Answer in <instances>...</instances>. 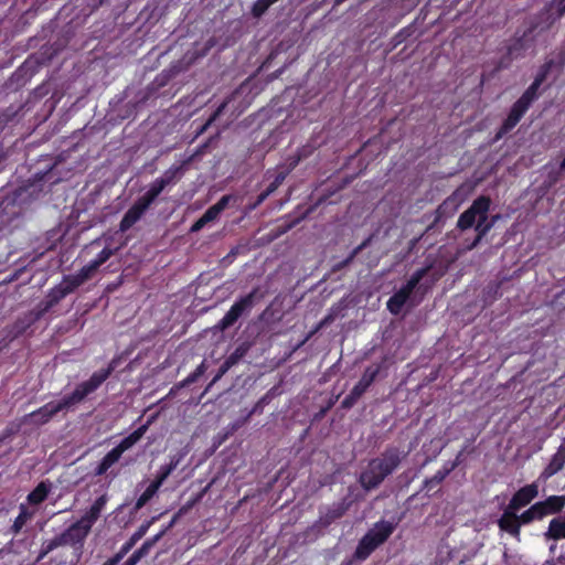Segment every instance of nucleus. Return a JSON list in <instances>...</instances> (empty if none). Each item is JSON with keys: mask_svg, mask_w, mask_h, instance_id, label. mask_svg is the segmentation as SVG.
I'll return each mask as SVG.
<instances>
[{"mask_svg": "<svg viewBox=\"0 0 565 565\" xmlns=\"http://www.w3.org/2000/svg\"><path fill=\"white\" fill-rule=\"evenodd\" d=\"M565 14V0H551L539 13L526 21V29L522 34L515 35L512 44L508 46V54L514 56L525 50V43L533 39L536 31L550 30Z\"/></svg>", "mask_w": 565, "mask_h": 565, "instance_id": "f257e3e1", "label": "nucleus"}, {"mask_svg": "<svg viewBox=\"0 0 565 565\" xmlns=\"http://www.w3.org/2000/svg\"><path fill=\"white\" fill-rule=\"evenodd\" d=\"M407 452L396 446H388L380 457L369 461L365 470L360 475L361 487L366 490L376 489L405 459Z\"/></svg>", "mask_w": 565, "mask_h": 565, "instance_id": "f03ea898", "label": "nucleus"}, {"mask_svg": "<svg viewBox=\"0 0 565 565\" xmlns=\"http://www.w3.org/2000/svg\"><path fill=\"white\" fill-rule=\"evenodd\" d=\"M491 206V199L488 195L478 196L472 204L460 214L457 227L461 231H466L472 227L477 221L475 230L477 232V236L469 248H475L481 239L490 232L492 226L494 225L498 216H493L491 222H488V213Z\"/></svg>", "mask_w": 565, "mask_h": 565, "instance_id": "7ed1b4c3", "label": "nucleus"}, {"mask_svg": "<svg viewBox=\"0 0 565 565\" xmlns=\"http://www.w3.org/2000/svg\"><path fill=\"white\" fill-rule=\"evenodd\" d=\"M114 371L115 364L111 362L106 369L94 372L87 381L77 384L71 394L64 395L58 401H53L58 413L74 411L76 405L81 404L88 395L97 391Z\"/></svg>", "mask_w": 565, "mask_h": 565, "instance_id": "20e7f679", "label": "nucleus"}, {"mask_svg": "<svg viewBox=\"0 0 565 565\" xmlns=\"http://www.w3.org/2000/svg\"><path fill=\"white\" fill-rule=\"evenodd\" d=\"M74 287L63 276L62 281L51 288L45 295L44 299L36 306V308L30 311L24 319L15 322V330L18 334L23 333L31 324L40 320L46 312L55 307L66 296L74 292Z\"/></svg>", "mask_w": 565, "mask_h": 565, "instance_id": "39448f33", "label": "nucleus"}, {"mask_svg": "<svg viewBox=\"0 0 565 565\" xmlns=\"http://www.w3.org/2000/svg\"><path fill=\"white\" fill-rule=\"evenodd\" d=\"M89 533L90 531L77 520L58 535L42 543L38 561L43 559L47 554L61 546H71L76 552L82 553L85 540Z\"/></svg>", "mask_w": 565, "mask_h": 565, "instance_id": "423d86ee", "label": "nucleus"}, {"mask_svg": "<svg viewBox=\"0 0 565 565\" xmlns=\"http://www.w3.org/2000/svg\"><path fill=\"white\" fill-rule=\"evenodd\" d=\"M565 508V495H548L544 500L531 504L522 513H516L518 524L522 526L543 521L550 515L559 514Z\"/></svg>", "mask_w": 565, "mask_h": 565, "instance_id": "0eeeda50", "label": "nucleus"}, {"mask_svg": "<svg viewBox=\"0 0 565 565\" xmlns=\"http://www.w3.org/2000/svg\"><path fill=\"white\" fill-rule=\"evenodd\" d=\"M148 424H143L131 434L122 438L117 446L109 450L99 461L94 469V476L100 477L108 472V470L119 461L122 454L136 445L146 434Z\"/></svg>", "mask_w": 565, "mask_h": 565, "instance_id": "6e6552de", "label": "nucleus"}, {"mask_svg": "<svg viewBox=\"0 0 565 565\" xmlns=\"http://www.w3.org/2000/svg\"><path fill=\"white\" fill-rule=\"evenodd\" d=\"M263 295L259 292V288H254L247 295L241 297L236 300L230 310L225 313V316L215 324V329L217 331H225L244 315H247L253 309L257 299H259Z\"/></svg>", "mask_w": 565, "mask_h": 565, "instance_id": "1a4fd4ad", "label": "nucleus"}, {"mask_svg": "<svg viewBox=\"0 0 565 565\" xmlns=\"http://www.w3.org/2000/svg\"><path fill=\"white\" fill-rule=\"evenodd\" d=\"M431 265L417 269L413 273L407 282L403 285L396 292H394L393 296H391L386 303L387 310L391 313L398 315L402 311L415 288L419 285V282L429 273Z\"/></svg>", "mask_w": 565, "mask_h": 565, "instance_id": "9d476101", "label": "nucleus"}, {"mask_svg": "<svg viewBox=\"0 0 565 565\" xmlns=\"http://www.w3.org/2000/svg\"><path fill=\"white\" fill-rule=\"evenodd\" d=\"M536 99L537 98L535 96L524 90L511 106L508 117L504 119L495 135V140H499L509 134L520 122Z\"/></svg>", "mask_w": 565, "mask_h": 565, "instance_id": "9b49d317", "label": "nucleus"}, {"mask_svg": "<svg viewBox=\"0 0 565 565\" xmlns=\"http://www.w3.org/2000/svg\"><path fill=\"white\" fill-rule=\"evenodd\" d=\"M565 468V438L557 447L556 451L551 456L548 462L537 477V482L545 484L552 477L561 472Z\"/></svg>", "mask_w": 565, "mask_h": 565, "instance_id": "f8f14e48", "label": "nucleus"}, {"mask_svg": "<svg viewBox=\"0 0 565 565\" xmlns=\"http://www.w3.org/2000/svg\"><path fill=\"white\" fill-rule=\"evenodd\" d=\"M537 479L532 483L525 484L516 490L510 499L508 507L510 510L520 511L527 507L534 499L539 497V484Z\"/></svg>", "mask_w": 565, "mask_h": 565, "instance_id": "ddd939ff", "label": "nucleus"}, {"mask_svg": "<svg viewBox=\"0 0 565 565\" xmlns=\"http://www.w3.org/2000/svg\"><path fill=\"white\" fill-rule=\"evenodd\" d=\"M149 207L150 205L139 196L124 214L119 223V231L125 233L130 230L142 217Z\"/></svg>", "mask_w": 565, "mask_h": 565, "instance_id": "4468645a", "label": "nucleus"}, {"mask_svg": "<svg viewBox=\"0 0 565 565\" xmlns=\"http://www.w3.org/2000/svg\"><path fill=\"white\" fill-rule=\"evenodd\" d=\"M516 512V510H510V507L507 505L498 519L497 524L501 532H504L511 537L520 541L521 530L518 524Z\"/></svg>", "mask_w": 565, "mask_h": 565, "instance_id": "2eb2a0df", "label": "nucleus"}, {"mask_svg": "<svg viewBox=\"0 0 565 565\" xmlns=\"http://www.w3.org/2000/svg\"><path fill=\"white\" fill-rule=\"evenodd\" d=\"M348 509L349 503L344 500L335 502L332 505L327 507L324 511H320L318 523L323 527H328L333 522L341 519L347 513Z\"/></svg>", "mask_w": 565, "mask_h": 565, "instance_id": "dca6fc26", "label": "nucleus"}, {"mask_svg": "<svg viewBox=\"0 0 565 565\" xmlns=\"http://www.w3.org/2000/svg\"><path fill=\"white\" fill-rule=\"evenodd\" d=\"M108 499L109 498L107 493H104L100 497H98L89 507V509L84 513V515H82V518L79 519L82 524L85 525L89 531L92 530L96 521L100 518L102 512L108 502Z\"/></svg>", "mask_w": 565, "mask_h": 565, "instance_id": "f3484780", "label": "nucleus"}, {"mask_svg": "<svg viewBox=\"0 0 565 565\" xmlns=\"http://www.w3.org/2000/svg\"><path fill=\"white\" fill-rule=\"evenodd\" d=\"M395 530V525L388 521L381 520L376 522L372 529H370L365 534L373 539L376 545L381 546L385 543L388 537L393 534Z\"/></svg>", "mask_w": 565, "mask_h": 565, "instance_id": "a211bd4d", "label": "nucleus"}, {"mask_svg": "<svg viewBox=\"0 0 565 565\" xmlns=\"http://www.w3.org/2000/svg\"><path fill=\"white\" fill-rule=\"evenodd\" d=\"M58 414V411L53 401L31 412L28 417L31 423L38 426L47 424L53 417Z\"/></svg>", "mask_w": 565, "mask_h": 565, "instance_id": "6ab92c4d", "label": "nucleus"}, {"mask_svg": "<svg viewBox=\"0 0 565 565\" xmlns=\"http://www.w3.org/2000/svg\"><path fill=\"white\" fill-rule=\"evenodd\" d=\"M461 455H462V452H459L454 462L444 465V467L441 469H439L438 471H436V473L433 477L426 479L424 481V489L427 492H429L433 489H435L436 487H438L448 477V475L452 470H455V468L459 465V458Z\"/></svg>", "mask_w": 565, "mask_h": 565, "instance_id": "aec40b11", "label": "nucleus"}, {"mask_svg": "<svg viewBox=\"0 0 565 565\" xmlns=\"http://www.w3.org/2000/svg\"><path fill=\"white\" fill-rule=\"evenodd\" d=\"M193 156L189 157L186 160L182 161L179 166H171L167 169L159 179L163 182V184L168 188L177 184L183 177L188 164L192 161Z\"/></svg>", "mask_w": 565, "mask_h": 565, "instance_id": "412c9836", "label": "nucleus"}, {"mask_svg": "<svg viewBox=\"0 0 565 565\" xmlns=\"http://www.w3.org/2000/svg\"><path fill=\"white\" fill-rule=\"evenodd\" d=\"M184 457L183 452H178L177 455H173L170 457V461L167 465H163L158 470L154 479L152 480L154 483H157L160 488L163 484V482L169 478V476L177 469V467L180 465Z\"/></svg>", "mask_w": 565, "mask_h": 565, "instance_id": "4be33fe9", "label": "nucleus"}, {"mask_svg": "<svg viewBox=\"0 0 565 565\" xmlns=\"http://www.w3.org/2000/svg\"><path fill=\"white\" fill-rule=\"evenodd\" d=\"M153 520L154 519L141 524L114 556L118 557V559L121 561L124 556L135 546V544L146 535Z\"/></svg>", "mask_w": 565, "mask_h": 565, "instance_id": "5701e85b", "label": "nucleus"}, {"mask_svg": "<svg viewBox=\"0 0 565 565\" xmlns=\"http://www.w3.org/2000/svg\"><path fill=\"white\" fill-rule=\"evenodd\" d=\"M380 365H371L365 369L360 381L353 386L355 393L363 395L380 374Z\"/></svg>", "mask_w": 565, "mask_h": 565, "instance_id": "b1692460", "label": "nucleus"}, {"mask_svg": "<svg viewBox=\"0 0 565 565\" xmlns=\"http://www.w3.org/2000/svg\"><path fill=\"white\" fill-rule=\"evenodd\" d=\"M546 540H565V513L562 516L553 518L544 533Z\"/></svg>", "mask_w": 565, "mask_h": 565, "instance_id": "393cba45", "label": "nucleus"}, {"mask_svg": "<svg viewBox=\"0 0 565 565\" xmlns=\"http://www.w3.org/2000/svg\"><path fill=\"white\" fill-rule=\"evenodd\" d=\"M97 267L89 262L87 265L83 266L77 274L75 275H65L64 277L68 280V282L76 290L79 286H82L85 281L90 279L93 275L97 271Z\"/></svg>", "mask_w": 565, "mask_h": 565, "instance_id": "a878e982", "label": "nucleus"}, {"mask_svg": "<svg viewBox=\"0 0 565 565\" xmlns=\"http://www.w3.org/2000/svg\"><path fill=\"white\" fill-rule=\"evenodd\" d=\"M542 67H544L550 75L552 73H556V75H559L565 67V50L562 49L557 52L552 53V56L544 61Z\"/></svg>", "mask_w": 565, "mask_h": 565, "instance_id": "bb28decb", "label": "nucleus"}, {"mask_svg": "<svg viewBox=\"0 0 565 565\" xmlns=\"http://www.w3.org/2000/svg\"><path fill=\"white\" fill-rule=\"evenodd\" d=\"M379 545L375 544L373 539L364 534L362 539L359 541L358 546L354 551V558L364 561L366 559Z\"/></svg>", "mask_w": 565, "mask_h": 565, "instance_id": "cd10ccee", "label": "nucleus"}, {"mask_svg": "<svg viewBox=\"0 0 565 565\" xmlns=\"http://www.w3.org/2000/svg\"><path fill=\"white\" fill-rule=\"evenodd\" d=\"M50 486L46 484V482L41 481L29 494H28V502L32 505L41 504L43 501L46 500L49 493H50Z\"/></svg>", "mask_w": 565, "mask_h": 565, "instance_id": "c85d7f7f", "label": "nucleus"}, {"mask_svg": "<svg viewBox=\"0 0 565 565\" xmlns=\"http://www.w3.org/2000/svg\"><path fill=\"white\" fill-rule=\"evenodd\" d=\"M372 241V236H369L367 238H365L360 245H358L355 248L352 249V252L348 255L347 258H344L343 260L333 265L332 267V270L333 271H340L342 270L343 268H345L347 266H349L353 260L354 258L364 249L366 248L370 243Z\"/></svg>", "mask_w": 565, "mask_h": 565, "instance_id": "c756f323", "label": "nucleus"}, {"mask_svg": "<svg viewBox=\"0 0 565 565\" xmlns=\"http://www.w3.org/2000/svg\"><path fill=\"white\" fill-rule=\"evenodd\" d=\"M160 487L153 481L147 487V489L137 499L134 505V511L137 512L142 509L159 491Z\"/></svg>", "mask_w": 565, "mask_h": 565, "instance_id": "7c9ffc66", "label": "nucleus"}, {"mask_svg": "<svg viewBox=\"0 0 565 565\" xmlns=\"http://www.w3.org/2000/svg\"><path fill=\"white\" fill-rule=\"evenodd\" d=\"M550 76L548 72L542 67V65L539 67L536 75L534 77V81L530 84V86L525 89L527 93L532 94L536 98L540 97V87L543 85V83Z\"/></svg>", "mask_w": 565, "mask_h": 565, "instance_id": "2f4dec72", "label": "nucleus"}, {"mask_svg": "<svg viewBox=\"0 0 565 565\" xmlns=\"http://www.w3.org/2000/svg\"><path fill=\"white\" fill-rule=\"evenodd\" d=\"M167 186L163 182L157 178L149 186L148 191L140 198L147 202L150 206L157 200V198L163 192Z\"/></svg>", "mask_w": 565, "mask_h": 565, "instance_id": "473e14b6", "label": "nucleus"}, {"mask_svg": "<svg viewBox=\"0 0 565 565\" xmlns=\"http://www.w3.org/2000/svg\"><path fill=\"white\" fill-rule=\"evenodd\" d=\"M163 531L158 533L151 539H147L139 548H137L131 555L140 561L142 557L147 556L150 552V550L153 547V545L160 540V537L163 535Z\"/></svg>", "mask_w": 565, "mask_h": 565, "instance_id": "72a5a7b5", "label": "nucleus"}, {"mask_svg": "<svg viewBox=\"0 0 565 565\" xmlns=\"http://www.w3.org/2000/svg\"><path fill=\"white\" fill-rule=\"evenodd\" d=\"M271 390L267 392L264 396H262L253 406V408L247 413V415L243 418L241 425L247 423L249 418L255 414H262L265 405L269 404L271 401Z\"/></svg>", "mask_w": 565, "mask_h": 565, "instance_id": "f704fd0d", "label": "nucleus"}, {"mask_svg": "<svg viewBox=\"0 0 565 565\" xmlns=\"http://www.w3.org/2000/svg\"><path fill=\"white\" fill-rule=\"evenodd\" d=\"M31 518V514L28 512L25 507H21L20 513L14 519L13 524L11 526V532L13 534H18L22 527L25 525L28 520Z\"/></svg>", "mask_w": 565, "mask_h": 565, "instance_id": "c9c22d12", "label": "nucleus"}, {"mask_svg": "<svg viewBox=\"0 0 565 565\" xmlns=\"http://www.w3.org/2000/svg\"><path fill=\"white\" fill-rule=\"evenodd\" d=\"M275 2L273 0H255L252 6L250 13L254 18L259 19Z\"/></svg>", "mask_w": 565, "mask_h": 565, "instance_id": "e433bc0d", "label": "nucleus"}, {"mask_svg": "<svg viewBox=\"0 0 565 565\" xmlns=\"http://www.w3.org/2000/svg\"><path fill=\"white\" fill-rule=\"evenodd\" d=\"M248 347L245 344H239L226 359L225 361L234 366L237 364L247 353Z\"/></svg>", "mask_w": 565, "mask_h": 565, "instance_id": "4c0bfd02", "label": "nucleus"}, {"mask_svg": "<svg viewBox=\"0 0 565 565\" xmlns=\"http://www.w3.org/2000/svg\"><path fill=\"white\" fill-rule=\"evenodd\" d=\"M114 255V250L109 247L103 248L97 256L90 260L97 268H99L103 264H105L111 256Z\"/></svg>", "mask_w": 565, "mask_h": 565, "instance_id": "58836bf2", "label": "nucleus"}, {"mask_svg": "<svg viewBox=\"0 0 565 565\" xmlns=\"http://www.w3.org/2000/svg\"><path fill=\"white\" fill-rule=\"evenodd\" d=\"M362 395L360 393H355V391L352 388L350 391V393L342 399L341 408H343V409L352 408L356 404V402L359 401V398Z\"/></svg>", "mask_w": 565, "mask_h": 565, "instance_id": "ea45409f", "label": "nucleus"}, {"mask_svg": "<svg viewBox=\"0 0 565 565\" xmlns=\"http://www.w3.org/2000/svg\"><path fill=\"white\" fill-rule=\"evenodd\" d=\"M362 395L360 393H355V391L352 388L350 391V393L342 399L341 408H343V409L352 408L356 404V402L359 401V398Z\"/></svg>", "mask_w": 565, "mask_h": 565, "instance_id": "a19ab883", "label": "nucleus"}, {"mask_svg": "<svg viewBox=\"0 0 565 565\" xmlns=\"http://www.w3.org/2000/svg\"><path fill=\"white\" fill-rule=\"evenodd\" d=\"M412 33L413 31L411 26L401 29L392 39L393 46L396 47L397 45L402 44L412 35Z\"/></svg>", "mask_w": 565, "mask_h": 565, "instance_id": "79ce46f5", "label": "nucleus"}, {"mask_svg": "<svg viewBox=\"0 0 565 565\" xmlns=\"http://www.w3.org/2000/svg\"><path fill=\"white\" fill-rule=\"evenodd\" d=\"M286 177H287V172H279L275 177V179L270 182V184L266 188V190H268L270 192V194L274 193L280 186V184L284 182Z\"/></svg>", "mask_w": 565, "mask_h": 565, "instance_id": "37998d69", "label": "nucleus"}, {"mask_svg": "<svg viewBox=\"0 0 565 565\" xmlns=\"http://www.w3.org/2000/svg\"><path fill=\"white\" fill-rule=\"evenodd\" d=\"M315 147L310 143H307V145H303L302 147H300L299 149H297L296 153L302 159H307L309 158L313 151H315Z\"/></svg>", "mask_w": 565, "mask_h": 565, "instance_id": "c03bdc74", "label": "nucleus"}, {"mask_svg": "<svg viewBox=\"0 0 565 565\" xmlns=\"http://www.w3.org/2000/svg\"><path fill=\"white\" fill-rule=\"evenodd\" d=\"M231 367V364L224 361L218 367L217 373L215 374L214 379L211 382V385L220 381L228 372Z\"/></svg>", "mask_w": 565, "mask_h": 565, "instance_id": "a18cd8bd", "label": "nucleus"}, {"mask_svg": "<svg viewBox=\"0 0 565 565\" xmlns=\"http://www.w3.org/2000/svg\"><path fill=\"white\" fill-rule=\"evenodd\" d=\"M221 214V212L214 206H210L204 213H203V217L204 220L210 223L214 220H216L218 217V215Z\"/></svg>", "mask_w": 565, "mask_h": 565, "instance_id": "49530a36", "label": "nucleus"}, {"mask_svg": "<svg viewBox=\"0 0 565 565\" xmlns=\"http://www.w3.org/2000/svg\"><path fill=\"white\" fill-rule=\"evenodd\" d=\"M233 195H223L215 204H213L221 213L228 206Z\"/></svg>", "mask_w": 565, "mask_h": 565, "instance_id": "de8ad7c7", "label": "nucleus"}, {"mask_svg": "<svg viewBox=\"0 0 565 565\" xmlns=\"http://www.w3.org/2000/svg\"><path fill=\"white\" fill-rule=\"evenodd\" d=\"M302 161V159L297 154V153H294L292 156H290L288 159H287V166H288V169H287V174L292 171L300 162Z\"/></svg>", "mask_w": 565, "mask_h": 565, "instance_id": "09e8293b", "label": "nucleus"}, {"mask_svg": "<svg viewBox=\"0 0 565 565\" xmlns=\"http://www.w3.org/2000/svg\"><path fill=\"white\" fill-rule=\"evenodd\" d=\"M270 195V192L268 190H264L262 193H259L253 204L249 205V210H255L257 206H259L268 196Z\"/></svg>", "mask_w": 565, "mask_h": 565, "instance_id": "8fccbe9b", "label": "nucleus"}, {"mask_svg": "<svg viewBox=\"0 0 565 565\" xmlns=\"http://www.w3.org/2000/svg\"><path fill=\"white\" fill-rule=\"evenodd\" d=\"M207 224V222L204 220L203 216L199 217L191 226L190 228V232L191 233H196V232H200L205 225Z\"/></svg>", "mask_w": 565, "mask_h": 565, "instance_id": "3c124183", "label": "nucleus"}, {"mask_svg": "<svg viewBox=\"0 0 565 565\" xmlns=\"http://www.w3.org/2000/svg\"><path fill=\"white\" fill-rule=\"evenodd\" d=\"M227 102H223L215 111L210 116L211 120L215 121L226 108Z\"/></svg>", "mask_w": 565, "mask_h": 565, "instance_id": "603ef678", "label": "nucleus"}, {"mask_svg": "<svg viewBox=\"0 0 565 565\" xmlns=\"http://www.w3.org/2000/svg\"><path fill=\"white\" fill-rule=\"evenodd\" d=\"M200 377L195 374V372H191L182 382L183 386H189L195 383Z\"/></svg>", "mask_w": 565, "mask_h": 565, "instance_id": "864d4df0", "label": "nucleus"}, {"mask_svg": "<svg viewBox=\"0 0 565 565\" xmlns=\"http://www.w3.org/2000/svg\"><path fill=\"white\" fill-rule=\"evenodd\" d=\"M214 121L209 118L201 128L196 131V136L202 135Z\"/></svg>", "mask_w": 565, "mask_h": 565, "instance_id": "5fc2aeb1", "label": "nucleus"}, {"mask_svg": "<svg viewBox=\"0 0 565 565\" xmlns=\"http://www.w3.org/2000/svg\"><path fill=\"white\" fill-rule=\"evenodd\" d=\"M206 371L205 362L202 361L200 365L194 370L195 374L201 377Z\"/></svg>", "mask_w": 565, "mask_h": 565, "instance_id": "6e6d98bb", "label": "nucleus"}, {"mask_svg": "<svg viewBox=\"0 0 565 565\" xmlns=\"http://www.w3.org/2000/svg\"><path fill=\"white\" fill-rule=\"evenodd\" d=\"M206 371L205 362L202 361L200 365L194 370L195 374L201 377Z\"/></svg>", "mask_w": 565, "mask_h": 565, "instance_id": "4d7b16f0", "label": "nucleus"}, {"mask_svg": "<svg viewBox=\"0 0 565 565\" xmlns=\"http://www.w3.org/2000/svg\"><path fill=\"white\" fill-rule=\"evenodd\" d=\"M119 562L118 557L111 556L103 565H118Z\"/></svg>", "mask_w": 565, "mask_h": 565, "instance_id": "13d9d810", "label": "nucleus"}, {"mask_svg": "<svg viewBox=\"0 0 565 565\" xmlns=\"http://www.w3.org/2000/svg\"><path fill=\"white\" fill-rule=\"evenodd\" d=\"M139 561L135 558L132 555H130L127 561L124 563V565H137Z\"/></svg>", "mask_w": 565, "mask_h": 565, "instance_id": "bf43d9fd", "label": "nucleus"}, {"mask_svg": "<svg viewBox=\"0 0 565 565\" xmlns=\"http://www.w3.org/2000/svg\"><path fill=\"white\" fill-rule=\"evenodd\" d=\"M454 196H455V194L449 196V198H447V200L444 202V204H447L448 202L454 201L455 200Z\"/></svg>", "mask_w": 565, "mask_h": 565, "instance_id": "052dcab7", "label": "nucleus"}, {"mask_svg": "<svg viewBox=\"0 0 565 565\" xmlns=\"http://www.w3.org/2000/svg\"><path fill=\"white\" fill-rule=\"evenodd\" d=\"M347 0H334V4L335 6H340L342 4L343 2H345Z\"/></svg>", "mask_w": 565, "mask_h": 565, "instance_id": "680f3d73", "label": "nucleus"}, {"mask_svg": "<svg viewBox=\"0 0 565 565\" xmlns=\"http://www.w3.org/2000/svg\"><path fill=\"white\" fill-rule=\"evenodd\" d=\"M561 169L565 170V154L563 160L561 161Z\"/></svg>", "mask_w": 565, "mask_h": 565, "instance_id": "e2e57ef3", "label": "nucleus"}, {"mask_svg": "<svg viewBox=\"0 0 565 565\" xmlns=\"http://www.w3.org/2000/svg\"><path fill=\"white\" fill-rule=\"evenodd\" d=\"M344 565H350V562H348V563H347V564H344Z\"/></svg>", "mask_w": 565, "mask_h": 565, "instance_id": "0e129e2a", "label": "nucleus"}]
</instances>
